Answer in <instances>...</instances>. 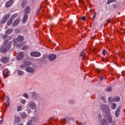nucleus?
Instances as JSON below:
<instances>
[{"mask_svg": "<svg viewBox=\"0 0 125 125\" xmlns=\"http://www.w3.org/2000/svg\"><path fill=\"white\" fill-rule=\"evenodd\" d=\"M12 45V42H8V40H6L4 41V44L1 47L0 51L2 53L6 52L8 50L10 49V47Z\"/></svg>", "mask_w": 125, "mask_h": 125, "instance_id": "1", "label": "nucleus"}, {"mask_svg": "<svg viewBox=\"0 0 125 125\" xmlns=\"http://www.w3.org/2000/svg\"><path fill=\"white\" fill-rule=\"evenodd\" d=\"M30 65H32V62H26L21 64L20 67L21 68H26V67H28V66H30Z\"/></svg>", "mask_w": 125, "mask_h": 125, "instance_id": "2", "label": "nucleus"}, {"mask_svg": "<svg viewBox=\"0 0 125 125\" xmlns=\"http://www.w3.org/2000/svg\"><path fill=\"white\" fill-rule=\"evenodd\" d=\"M1 62L2 63H7L9 61V58L7 57L4 56L1 59Z\"/></svg>", "mask_w": 125, "mask_h": 125, "instance_id": "3", "label": "nucleus"}, {"mask_svg": "<svg viewBox=\"0 0 125 125\" xmlns=\"http://www.w3.org/2000/svg\"><path fill=\"white\" fill-rule=\"evenodd\" d=\"M9 16H10V14H8L5 15L2 20V22L3 23H5V22H6V21L9 19Z\"/></svg>", "mask_w": 125, "mask_h": 125, "instance_id": "4", "label": "nucleus"}, {"mask_svg": "<svg viewBox=\"0 0 125 125\" xmlns=\"http://www.w3.org/2000/svg\"><path fill=\"white\" fill-rule=\"evenodd\" d=\"M31 56H33L34 57H39L41 55V53L39 52H33L30 53Z\"/></svg>", "mask_w": 125, "mask_h": 125, "instance_id": "5", "label": "nucleus"}, {"mask_svg": "<svg viewBox=\"0 0 125 125\" xmlns=\"http://www.w3.org/2000/svg\"><path fill=\"white\" fill-rule=\"evenodd\" d=\"M108 101L110 103H112V102H114L115 101H116V102H118V101H120V97L117 98V100H116V99H114V98L110 97L108 98Z\"/></svg>", "mask_w": 125, "mask_h": 125, "instance_id": "6", "label": "nucleus"}, {"mask_svg": "<svg viewBox=\"0 0 125 125\" xmlns=\"http://www.w3.org/2000/svg\"><path fill=\"white\" fill-rule=\"evenodd\" d=\"M13 2H14V0H10L9 1H8L6 3V7H9L10 6H11V5L13 4Z\"/></svg>", "mask_w": 125, "mask_h": 125, "instance_id": "7", "label": "nucleus"}, {"mask_svg": "<svg viewBox=\"0 0 125 125\" xmlns=\"http://www.w3.org/2000/svg\"><path fill=\"white\" fill-rule=\"evenodd\" d=\"M30 11H31V8L29 6L26 7L24 11V14H26L28 15L29 13H30Z\"/></svg>", "mask_w": 125, "mask_h": 125, "instance_id": "8", "label": "nucleus"}, {"mask_svg": "<svg viewBox=\"0 0 125 125\" xmlns=\"http://www.w3.org/2000/svg\"><path fill=\"white\" fill-rule=\"evenodd\" d=\"M23 56L24 54H23V52H20L17 57V59H18V60H21V59L23 58Z\"/></svg>", "mask_w": 125, "mask_h": 125, "instance_id": "9", "label": "nucleus"}, {"mask_svg": "<svg viewBox=\"0 0 125 125\" xmlns=\"http://www.w3.org/2000/svg\"><path fill=\"white\" fill-rule=\"evenodd\" d=\"M27 20H28V15L24 14L23 18L22 20V22L26 23Z\"/></svg>", "mask_w": 125, "mask_h": 125, "instance_id": "10", "label": "nucleus"}, {"mask_svg": "<svg viewBox=\"0 0 125 125\" xmlns=\"http://www.w3.org/2000/svg\"><path fill=\"white\" fill-rule=\"evenodd\" d=\"M25 5H27V1L26 0H23L21 3V6L22 8H24Z\"/></svg>", "mask_w": 125, "mask_h": 125, "instance_id": "11", "label": "nucleus"}, {"mask_svg": "<svg viewBox=\"0 0 125 125\" xmlns=\"http://www.w3.org/2000/svg\"><path fill=\"white\" fill-rule=\"evenodd\" d=\"M26 72L28 73H34L35 72V70L31 67H28L26 68Z\"/></svg>", "mask_w": 125, "mask_h": 125, "instance_id": "12", "label": "nucleus"}, {"mask_svg": "<svg viewBox=\"0 0 125 125\" xmlns=\"http://www.w3.org/2000/svg\"><path fill=\"white\" fill-rule=\"evenodd\" d=\"M17 40L19 42H23V41H24V37H23L22 36H18Z\"/></svg>", "mask_w": 125, "mask_h": 125, "instance_id": "13", "label": "nucleus"}, {"mask_svg": "<svg viewBox=\"0 0 125 125\" xmlns=\"http://www.w3.org/2000/svg\"><path fill=\"white\" fill-rule=\"evenodd\" d=\"M20 22V19H17L13 23V26H17V25L19 24Z\"/></svg>", "mask_w": 125, "mask_h": 125, "instance_id": "14", "label": "nucleus"}, {"mask_svg": "<svg viewBox=\"0 0 125 125\" xmlns=\"http://www.w3.org/2000/svg\"><path fill=\"white\" fill-rule=\"evenodd\" d=\"M49 60H54L55 59H56V55H55V54L50 55L49 56Z\"/></svg>", "mask_w": 125, "mask_h": 125, "instance_id": "15", "label": "nucleus"}, {"mask_svg": "<svg viewBox=\"0 0 125 125\" xmlns=\"http://www.w3.org/2000/svg\"><path fill=\"white\" fill-rule=\"evenodd\" d=\"M28 106L31 108V109H35L36 108V104L35 103H30L28 104Z\"/></svg>", "mask_w": 125, "mask_h": 125, "instance_id": "16", "label": "nucleus"}, {"mask_svg": "<svg viewBox=\"0 0 125 125\" xmlns=\"http://www.w3.org/2000/svg\"><path fill=\"white\" fill-rule=\"evenodd\" d=\"M84 53H85V50L82 51L80 54V56H82V59H83V58H86V59H88V58L86 57L85 55H84Z\"/></svg>", "mask_w": 125, "mask_h": 125, "instance_id": "17", "label": "nucleus"}, {"mask_svg": "<svg viewBox=\"0 0 125 125\" xmlns=\"http://www.w3.org/2000/svg\"><path fill=\"white\" fill-rule=\"evenodd\" d=\"M101 125H108V122L106 121L105 119H103L101 122Z\"/></svg>", "mask_w": 125, "mask_h": 125, "instance_id": "18", "label": "nucleus"}, {"mask_svg": "<svg viewBox=\"0 0 125 125\" xmlns=\"http://www.w3.org/2000/svg\"><path fill=\"white\" fill-rule=\"evenodd\" d=\"M119 113H120V108H117L115 111V116L116 117L118 118V117H119Z\"/></svg>", "mask_w": 125, "mask_h": 125, "instance_id": "19", "label": "nucleus"}, {"mask_svg": "<svg viewBox=\"0 0 125 125\" xmlns=\"http://www.w3.org/2000/svg\"><path fill=\"white\" fill-rule=\"evenodd\" d=\"M17 16H18V14H14L11 17V20H14V19H15V18L16 17H17Z\"/></svg>", "mask_w": 125, "mask_h": 125, "instance_id": "20", "label": "nucleus"}, {"mask_svg": "<svg viewBox=\"0 0 125 125\" xmlns=\"http://www.w3.org/2000/svg\"><path fill=\"white\" fill-rule=\"evenodd\" d=\"M12 32H13V29L12 28H9L6 31V34H11Z\"/></svg>", "mask_w": 125, "mask_h": 125, "instance_id": "21", "label": "nucleus"}, {"mask_svg": "<svg viewBox=\"0 0 125 125\" xmlns=\"http://www.w3.org/2000/svg\"><path fill=\"white\" fill-rule=\"evenodd\" d=\"M15 121L16 123H19L20 122V117H16L15 118Z\"/></svg>", "mask_w": 125, "mask_h": 125, "instance_id": "22", "label": "nucleus"}, {"mask_svg": "<svg viewBox=\"0 0 125 125\" xmlns=\"http://www.w3.org/2000/svg\"><path fill=\"white\" fill-rule=\"evenodd\" d=\"M21 117L22 119H25V118H27V114L25 113H23L21 114Z\"/></svg>", "mask_w": 125, "mask_h": 125, "instance_id": "23", "label": "nucleus"}, {"mask_svg": "<svg viewBox=\"0 0 125 125\" xmlns=\"http://www.w3.org/2000/svg\"><path fill=\"white\" fill-rule=\"evenodd\" d=\"M13 21L12 20H11V19H10V20L8 21L7 22V25L8 26H9V25H11V23H12V22Z\"/></svg>", "mask_w": 125, "mask_h": 125, "instance_id": "24", "label": "nucleus"}, {"mask_svg": "<svg viewBox=\"0 0 125 125\" xmlns=\"http://www.w3.org/2000/svg\"><path fill=\"white\" fill-rule=\"evenodd\" d=\"M107 121H108L109 124H111V123H112V117H111V116H109L108 117Z\"/></svg>", "mask_w": 125, "mask_h": 125, "instance_id": "25", "label": "nucleus"}, {"mask_svg": "<svg viewBox=\"0 0 125 125\" xmlns=\"http://www.w3.org/2000/svg\"><path fill=\"white\" fill-rule=\"evenodd\" d=\"M117 0H108L107 2V4H109V3H112V2H115Z\"/></svg>", "mask_w": 125, "mask_h": 125, "instance_id": "26", "label": "nucleus"}, {"mask_svg": "<svg viewBox=\"0 0 125 125\" xmlns=\"http://www.w3.org/2000/svg\"><path fill=\"white\" fill-rule=\"evenodd\" d=\"M18 74L19 75V76H21V75H23L24 74V72L22 71L18 70Z\"/></svg>", "mask_w": 125, "mask_h": 125, "instance_id": "27", "label": "nucleus"}, {"mask_svg": "<svg viewBox=\"0 0 125 125\" xmlns=\"http://www.w3.org/2000/svg\"><path fill=\"white\" fill-rule=\"evenodd\" d=\"M95 17H96V12H94L92 18V21H93L94 19H95Z\"/></svg>", "mask_w": 125, "mask_h": 125, "instance_id": "28", "label": "nucleus"}, {"mask_svg": "<svg viewBox=\"0 0 125 125\" xmlns=\"http://www.w3.org/2000/svg\"><path fill=\"white\" fill-rule=\"evenodd\" d=\"M117 107V105L115 104H111V108L112 109H116V108Z\"/></svg>", "mask_w": 125, "mask_h": 125, "instance_id": "29", "label": "nucleus"}, {"mask_svg": "<svg viewBox=\"0 0 125 125\" xmlns=\"http://www.w3.org/2000/svg\"><path fill=\"white\" fill-rule=\"evenodd\" d=\"M106 91H107L108 92H110V91H111V90H112V87H107V88L106 89Z\"/></svg>", "mask_w": 125, "mask_h": 125, "instance_id": "30", "label": "nucleus"}, {"mask_svg": "<svg viewBox=\"0 0 125 125\" xmlns=\"http://www.w3.org/2000/svg\"><path fill=\"white\" fill-rule=\"evenodd\" d=\"M22 110V106H20L17 108V111L18 112H19L20 111H21Z\"/></svg>", "mask_w": 125, "mask_h": 125, "instance_id": "31", "label": "nucleus"}, {"mask_svg": "<svg viewBox=\"0 0 125 125\" xmlns=\"http://www.w3.org/2000/svg\"><path fill=\"white\" fill-rule=\"evenodd\" d=\"M40 11H41V8L38 9L37 11H36V14L37 15H38V14H40Z\"/></svg>", "mask_w": 125, "mask_h": 125, "instance_id": "32", "label": "nucleus"}, {"mask_svg": "<svg viewBox=\"0 0 125 125\" xmlns=\"http://www.w3.org/2000/svg\"><path fill=\"white\" fill-rule=\"evenodd\" d=\"M28 49V46H24L22 47V50H27Z\"/></svg>", "mask_w": 125, "mask_h": 125, "instance_id": "33", "label": "nucleus"}, {"mask_svg": "<svg viewBox=\"0 0 125 125\" xmlns=\"http://www.w3.org/2000/svg\"><path fill=\"white\" fill-rule=\"evenodd\" d=\"M4 75L6 77H8L9 76V72H8V71H6L5 72Z\"/></svg>", "mask_w": 125, "mask_h": 125, "instance_id": "34", "label": "nucleus"}, {"mask_svg": "<svg viewBox=\"0 0 125 125\" xmlns=\"http://www.w3.org/2000/svg\"><path fill=\"white\" fill-rule=\"evenodd\" d=\"M10 101V100L9 99V97H7L6 99V103H7V104H9Z\"/></svg>", "mask_w": 125, "mask_h": 125, "instance_id": "35", "label": "nucleus"}, {"mask_svg": "<svg viewBox=\"0 0 125 125\" xmlns=\"http://www.w3.org/2000/svg\"><path fill=\"white\" fill-rule=\"evenodd\" d=\"M27 125H32V120H30L27 124Z\"/></svg>", "mask_w": 125, "mask_h": 125, "instance_id": "36", "label": "nucleus"}, {"mask_svg": "<svg viewBox=\"0 0 125 125\" xmlns=\"http://www.w3.org/2000/svg\"><path fill=\"white\" fill-rule=\"evenodd\" d=\"M23 96L24 97H25V98H29V95H28L27 94H23Z\"/></svg>", "mask_w": 125, "mask_h": 125, "instance_id": "37", "label": "nucleus"}, {"mask_svg": "<svg viewBox=\"0 0 125 125\" xmlns=\"http://www.w3.org/2000/svg\"><path fill=\"white\" fill-rule=\"evenodd\" d=\"M7 35H4L3 36V40H6V39H7Z\"/></svg>", "mask_w": 125, "mask_h": 125, "instance_id": "38", "label": "nucleus"}, {"mask_svg": "<svg viewBox=\"0 0 125 125\" xmlns=\"http://www.w3.org/2000/svg\"><path fill=\"white\" fill-rule=\"evenodd\" d=\"M21 103H22V104H25L26 103V100H21Z\"/></svg>", "mask_w": 125, "mask_h": 125, "instance_id": "39", "label": "nucleus"}, {"mask_svg": "<svg viewBox=\"0 0 125 125\" xmlns=\"http://www.w3.org/2000/svg\"><path fill=\"white\" fill-rule=\"evenodd\" d=\"M103 54L104 55H106V50H103Z\"/></svg>", "mask_w": 125, "mask_h": 125, "instance_id": "40", "label": "nucleus"}, {"mask_svg": "<svg viewBox=\"0 0 125 125\" xmlns=\"http://www.w3.org/2000/svg\"><path fill=\"white\" fill-rule=\"evenodd\" d=\"M82 20L84 21V20H85V19H86V18L85 17H82Z\"/></svg>", "mask_w": 125, "mask_h": 125, "instance_id": "41", "label": "nucleus"}, {"mask_svg": "<svg viewBox=\"0 0 125 125\" xmlns=\"http://www.w3.org/2000/svg\"><path fill=\"white\" fill-rule=\"evenodd\" d=\"M107 111H105V113H106L107 114H108V113H110V110H109L108 108L106 109Z\"/></svg>", "mask_w": 125, "mask_h": 125, "instance_id": "42", "label": "nucleus"}, {"mask_svg": "<svg viewBox=\"0 0 125 125\" xmlns=\"http://www.w3.org/2000/svg\"><path fill=\"white\" fill-rule=\"evenodd\" d=\"M32 94H33V96H36V93L35 92H33L32 93Z\"/></svg>", "mask_w": 125, "mask_h": 125, "instance_id": "43", "label": "nucleus"}, {"mask_svg": "<svg viewBox=\"0 0 125 125\" xmlns=\"http://www.w3.org/2000/svg\"><path fill=\"white\" fill-rule=\"evenodd\" d=\"M2 122H3V120L2 119L0 121V125H1V124H2Z\"/></svg>", "mask_w": 125, "mask_h": 125, "instance_id": "44", "label": "nucleus"}, {"mask_svg": "<svg viewBox=\"0 0 125 125\" xmlns=\"http://www.w3.org/2000/svg\"><path fill=\"white\" fill-rule=\"evenodd\" d=\"M100 80H101V81H103V79H104V78H103V77H101L100 78Z\"/></svg>", "mask_w": 125, "mask_h": 125, "instance_id": "45", "label": "nucleus"}, {"mask_svg": "<svg viewBox=\"0 0 125 125\" xmlns=\"http://www.w3.org/2000/svg\"><path fill=\"white\" fill-rule=\"evenodd\" d=\"M6 107H7V108H8V107H9V104H7L6 105Z\"/></svg>", "mask_w": 125, "mask_h": 125, "instance_id": "46", "label": "nucleus"}, {"mask_svg": "<svg viewBox=\"0 0 125 125\" xmlns=\"http://www.w3.org/2000/svg\"><path fill=\"white\" fill-rule=\"evenodd\" d=\"M48 18L49 19H51V18L50 17V16L48 15Z\"/></svg>", "mask_w": 125, "mask_h": 125, "instance_id": "47", "label": "nucleus"}, {"mask_svg": "<svg viewBox=\"0 0 125 125\" xmlns=\"http://www.w3.org/2000/svg\"><path fill=\"white\" fill-rule=\"evenodd\" d=\"M101 98H102V99L103 100H104V99H105L104 98V97H102Z\"/></svg>", "mask_w": 125, "mask_h": 125, "instance_id": "48", "label": "nucleus"}, {"mask_svg": "<svg viewBox=\"0 0 125 125\" xmlns=\"http://www.w3.org/2000/svg\"><path fill=\"white\" fill-rule=\"evenodd\" d=\"M110 22V20H107V23H109Z\"/></svg>", "mask_w": 125, "mask_h": 125, "instance_id": "49", "label": "nucleus"}, {"mask_svg": "<svg viewBox=\"0 0 125 125\" xmlns=\"http://www.w3.org/2000/svg\"><path fill=\"white\" fill-rule=\"evenodd\" d=\"M118 97H115V98H114V99H116V100H117V98H118Z\"/></svg>", "mask_w": 125, "mask_h": 125, "instance_id": "50", "label": "nucleus"}, {"mask_svg": "<svg viewBox=\"0 0 125 125\" xmlns=\"http://www.w3.org/2000/svg\"><path fill=\"white\" fill-rule=\"evenodd\" d=\"M65 119H63V120H62V123H64V122H65Z\"/></svg>", "mask_w": 125, "mask_h": 125, "instance_id": "51", "label": "nucleus"}, {"mask_svg": "<svg viewBox=\"0 0 125 125\" xmlns=\"http://www.w3.org/2000/svg\"><path fill=\"white\" fill-rule=\"evenodd\" d=\"M79 1H80V2H83V0H79Z\"/></svg>", "mask_w": 125, "mask_h": 125, "instance_id": "52", "label": "nucleus"}, {"mask_svg": "<svg viewBox=\"0 0 125 125\" xmlns=\"http://www.w3.org/2000/svg\"><path fill=\"white\" fill-rule=\"evenodd\" d=\"M2 87H3V84L2 85Z\"/></svg>", "mask_w": 125, "mask_h": 125, "instance_id": "53", "label": "nucleus"}, {"mask_svg": "<svg viewBox=\"0 0 125 125\" xmlns=\"http://www.w3.org/2000/svg\"><path fill=\"white\" fill-rule=\"evenodd\" d=\"M44 29H45V27H44V28H43V30Z\"/></svg>", "mask_w": 125, "mask_h": 125, "instance_id": "54", "label": "nucleus"}, {"mask_svg": "<svg viewBox=\"0 0 125 125\" xmlns=\"http://www.w3.org/2000/svg\"><path fill=\"white\" fill-rule=\"evenodd\" d=\"M0 66H1V64L0 63Z\"/></svg>", "mask_w": 125, "mask_h": 125, "instance_id": "55", "label": "nucleus"}, {"mask_svg": "<svg viewBox=\"0 0 125 125\" xmlns=\"http://www.w3.org/2000/svg\"><path fill=\"white\" fill-rule=\"evenodd\" d=\"M47 4H49L48 2H47Z\"/></svg>", "mask_w": 125, "mask_h": 125, "instance_id": "56", "label": "nucleus"}, {"mask_svg": "<svg viewBox=\"0 0 125 125\" xmlns=\"http://www.w3.org/2000/svg\"><path fill=\"white\" fill-rule=\"evenodd\" d=\"M50 42H51V40H50Z\"/></svg>", "mask_w": 125, "mask_h": 125, "instance_id": "57", "label": "nucleus"}]
</instances>
